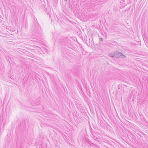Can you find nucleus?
Returning a JSON list of instances; mask_svg holds the SVG:
<instances>
[{
  "label": "nucleus",
  "mask_w": 148,
  "mask_h": 148,
  "mask_svg": "<svg viewBox=\"0 0 148 148\" xmlns=\"http://www.w3.org/2000/svg\"><path fill=\"white\" fill-rule=\"evenodd\" d=\"M59 41L62 45L66 46L69 48H71L72 47L70 40L66 37H61L60 38Z\"/></svg>",
  "instance_id": "obj_1"
},
{
  "label": "nucleus",
  "mask_w": 148,
  "mask_h": 148,
  "mask_svg": "<svg viewBox=\"0 0 148 148\" xmlns=\"http://www.w3.org/2000/svg\"><path fill=\"white\" fill-rule=\"evenodd\" d=\"M34 27L32 28V31L34 32L37 33L36 35H38V34L39 33H41L42 32L41 28L40 27L39 24L37 21V19L35 18L34 19Z\"/></svg>",
  "instance_id": "obj_2"
},
{
  "label": "nucleus",
  "mask_w": 148,
  "mask_h": 148,
  "mask_svg": "<svg viewBox=\"0 0 148 148\" xmlns=\"http://www.w3.org/2000/svg\"><path fill=\"white\" fill-rule=\"evenodd\" d=\"M114 55H115V57L117 58H119L121 57H122V56H124L122 53L118 51H116L114 52Z\"/></svg>",
  "instance_id": "obj_3"
},
{
  "label": "nucleus",
  "mask_w": 148,
  "mask_h": 148,
  "mask_svg": "<svg viewBox=\"0 0 148 148\" xmlns=\"http://www.w3.org/2000/svg\"><path fill=\"white\" fill-rule=\"evenodd\" d=\"M108 56L112 58H114L115 57V55H114V53H110L108 54Z\"/></svg>",
  "instance_id": "obj_4"
},
{
  "label": "nucleus",
  "mask_w": 148,
  "mask_h": 148,
  "mask_svg": "<svg viewBox=\"0 0 148 148\" xmlns=\"http://www.w3.org/2000/svg\"><path fill=\"white\" fill-rule=\"evenodd\" d=\"M103 39L102 38H100V41H103Z\"/></svg>",
  "instance_id": "obj_5"
},
{
  "label": "nucleus",
  "mask_w": 148,
  "mask_h": 148,
  "mask_svg": "<svg viewBox=\"0 0 148 148\" xmlns=\"http://www.w3.org/2000/svg\"><path fill=\"white\" fill-rule=\"evenodd\" d=\"M66 1H67V0H65Z\"/></svg>",
  "instance_id": "obj_6"
}]
</instances>
